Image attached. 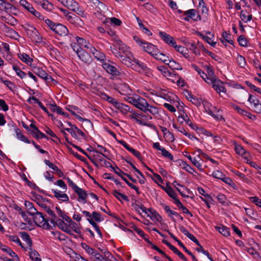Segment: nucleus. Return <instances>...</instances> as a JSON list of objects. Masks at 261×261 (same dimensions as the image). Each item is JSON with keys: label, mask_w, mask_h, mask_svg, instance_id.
I'll return each mask as SVG.
<instances>
[{"label": "nucleus", "mask_w": 261, "mask_h": 261, "mask_svg": "<svg viewBox=\"0 0 261 261\" xmlns=\"http://www.w3.org/2000/svg\"><path fill=\"white\" fill-rule=\"evenodd\" d=\"M128 100L130 103L143 112L146 113L149 112L153 115H156L159 113L156 107L149 105L147 100L142 97L139 96L137 99L133 97H129Z\"/></svg>", "instance_id": "1"}, {"label": "nucleus", "mask_w": 261, "mask_h": 261, "mask_svg": "<svg viewBox=\"0 0 261 261\" xmlns=\"http://www.w3.org/2000/svg\"><path fill=\"white\" fill-rule=\"evenodd\" d=\"M134 40L138 43V44L141 46L144 51L148 53L152 57H154L156 55V54L159 52V49L157 47L152 44L143 41L137 36H134Z\"/></svg>", "instance_id": "2"}, {"label": "nucleus", "mask_w": 261, "mask_h": 261, "mask_svg": "<svg viewBox=\"0 0 261 261\" xmlns=\"http://www.w3.org/2000/svg\"><path fill=\"white\" fill-rule=\"evenodd\" d=\"M24 29L27 35L32 40V41L36 42H40L41 41L42 38L40 36L38 31L34 27L29 24H26Z\"/></svg>", "instance_id": "3"}, {"label": "nucleus", "mask_w": 261, "mask_h": 261, "mask_svg": "<svg viewBox=\"0 0 261 261\" xmlns=\"http://www.w3.org/2000/svg\"><path fill=\"white\" fill-rule=\"evenodd\" d=\"M33 219L36 225L42 227L44 229H49L51 228L48 222V220L44 218L42 214L40 212H38L33 217Z\"/></svg>", "instance_id": "4"}, {"label": "nucleus", "mask_w": 261, "mask_h": 261, "mask_svg": "<svg viewBox=\"0 0 261 261\" xmlns=\"http://www.w3.org/2000/svg\"><path fill=\"white\" fill-rule=\"evenodd\" d=\"M61 4L65 7H67L68 9L76 12L78 14H80L83 12L79 10L78 3L74 0H61Z\"/></svg>", "instance_id": "5"}, {"label": "nucleus", "mask_w": 261, "mask_h": 261, "mask_svg": "<svg viewBox=\"0 0 261 261\" xmlns=\"http://www.w3.org/2000/svg\"><path fill=\"white\" fill-rule=\"evenodd\" d=\"M113 45L115 48H117L119 50L121 51L123 54L127 53L129 55V47L127 46L123 43L118 38V36H115L113 38Z\"/></svg>", "instance_id": "6"}, {"label": "nucleus", "mask_w": 261, "mask_h": 261, "mask_svg": "<svg viewBox=\"0 0 261 261\" xmlns=\"http://www.w3.org/2000/svg\"><path fill=\"white\" fill-rule=\"evenodd\" d=\"M205 68L206 69L207 73H205L204 72H202V73L205 76L206 80L205 82L207 83L211 84L215 81L218 80L216 77L214 72L211 67L209 66H205Z\"/></svg>", "instance_id": "7"}, {"label": "nucleus", "mask_w": 261, "mask_h": 261, "mask_svg": "<svg viewBox=\"0 0 261 261\" xmlns=\"http://www.w3.org/2000/svg\"><path fill=\"white\" fill-rule=\"evenodd\" d=\"M134 59L133 55L129 51V55L124 53V55H122L119 60L122 64L132 68L134 63Z\"/></svg>", "instance_id": "8"}, {"label": "nucleus", "mask_w": 261, "mask_h": 261, "mask_svg": "<svg viewBox=\"0 0 261 261\" xmlns=\"http://www.w3.org/2000/svg\"><path fill=\"white\" fill-rule=\"evenodd\" d=\"M159 35L162 40L169 45L174 47L176 44V42L174 38L166 32L160 31Z\"/></svg>", "instance_id": "9"}, {"label": "nucleus", "mask_w": 261, "mask_h": 261, "mask_svg": "<svg viewBox=\"0 0 261 261\" xmlns=\"http://www.w3.org/2000/svg\"><path fill=\"white\" fill-rule=\"evenodd\" d=\"M134 63L132 69L140 72H147L148 71L149 68L147 67L145 63L141 62L136 59H134Z\"/></svg>", "instance_id": "10"}, {"label": "nucleus", "mask_w": 261, "mask_h": 261, "mask_svg": "<svg viewBox=\"0 0 261 261\" xmlns=\"http://www.w3.org/2000/svg\"><path fill=\"white\" fill-rule=\"evenodd\" d=\"M102 67L108 73L114 76L120 75V72L115 66L111 65L106 62L102 63Z\"/></svg>", "instance_id": "11"}, {"label": "nucleus", "mask_w": 261, "mask_h": 261, "mask_svg": "<svg viewBox=\"0 0 261 261\" xmlns=\"http://www.w3.org/2000/svg\"><path fill=\"white\" fill-rule=\"evenodd\" d=\"M77 55L79 59L85 63L89 64L92 62L90 55L83 48L79 51Z\"/></svg>", "instance_id": "12"}, {"label": "nucleus", "mask_w": 261, "mask_h": 261, "mask_svg": "<svg viewBox=\"0 0 261 261\" xmlns=\"http://www.w3.org/2000/svg\"><path fill=\"white\" fill-rule=\"evenodd\" d=\"M53 31L60 36H66L68 31L65 25L60 23H57L54 28Z\"/></svg>", "instance_id": "13"}, {"label": "nucleus", "mask_w": 261, "mask_h": 261, "mask_svg": "<svg viewBox=\"0 0 261 261\" xmlns=\"http://www.w3.org/2000/svg\"><path fill=\"white\" fill-rule=\"evenodd\" d=\"M97 152H98L96 151V153L94 154V156L95 157V159H96L99 162L101 166L107 168L110 167L111 168L113 167L109 162L103 159L102 155L98 154Z\"/></svg>", "instance_id": "14"}, {"label": "nucleus", "mask_w": 261, "mask_h": 261, "mask_svg": "<svg viewBox=\"0 0 261 261\" xmlns=\"http://www.w3.org/2000/svg\"><path fill=\"white\" fill-rule=\"evenodd\" d=\"M213 85L214 89L219 93L221 92L226 93V90L225 87L223 85L222 83L220 80L215 81L214 83L211 84Z\"/></svg>", "instance_id": "15"}, {"label": "nucleus", "mask_w": 261, "mask_h": 261, "mask_svg": "<svg viewBox=\"0 0 261 261\" xmlns=\"http://www.w3.org/2000/svg\"><path fill=\"white\" fill-rule=\"evenodd\" d=\"M33 71L35 74L43 79L47 80L48 79V77L51 78V76L48 75L45 70L40 67H34Z\"/></svg>", "instance_id": "16"}, {"label": "nucleus", "mask_w": 261, "mask_h": 261, "mask_svg": "<svg viewBox=\"0 0 261 261\" xmlns=\"http://www.w3.org/2000/svg\"><path fill=\"white\" fill-rule=\"evenodd\" d=\"M20 4L22 7H23L26 10H27L33 15L35 14H38V11L35 10L32 5L25 0H20Z\"/></svg>", "instance_id": "17"}, {"label": "nucleus", "mask_w": 261, "mask_h": 261, "mask_svg": "<svg viewBox=\"0 0 261 261\" xmlns=\"http://www.w3.org/2000/svg\"><path fill=\"white\" fill-rule=\"evenodd\" d=\"M52 192L54 194L55 197L58 199L64 202L68 201L69 200V197L67 194L57 190L53 189Z\"/></svg>", "instance_id": "18"}, {"label": "nucleus", "mask_w": 261, "mask_h": 261, "mask_svg": "<svg viewBox=\"0 0 261 261\" xmlns=\"http://www.w3.org/2000/svg\"><path fill=\"white\" fill-rule=\"evenodd\" d=\"M7 0L3 1L2 5L0 6V10L3 11L7 13H10L12 9H15V8L10 3L7 2Z\"/></svg>", "instance_id": "19"}, {"label": "nucleus", "mask_w": 261, "mask_h": 261, "mask_svg": "<svg viewBox=\"0 0 261 261\" xmlns=\"http://www.w3.org/2000/svg\"><path fill=\"white\" fill-rule=\"evenodd\" d=\"M196 11L195 9H192L184 12V15L185 17L184 18L186 21H189L190 18L193 20H196L197 18L196 17Z\"/></svg>", "instance_id": "20"}, {"label": "nucleus", "mask_w": 261, "mask_h": 261, "mask_svg": "<svg viewBox=\"0 0 261 261\" xmlns=\"http://www.w3.org/2000/svg\"><path fill=\"white\" fill-rule=\"evenodd\" d=\"M74 191L78 195L79 199H81L84 203H86L87 197L86 192L79 187L75 189Z\"/></svg>", "instance_id": "21"}, {"label": "nucleus", "mask_w": 261, "mask_h": 261, "mask_svg": "<svg viewBox=\"0 0 261 261\" xmlns=\"http://www.w3.org/2000/svg\"><path fill=\"white\" fill-rule=\"evenodd\" d=\"M162 188L165 191L169 197L174 200V201H176V200L178 199L176 198V193L173 191L172 188L168 185V182L166 184V187H162Z\"/></svg>", "instance_id": "22"}, {"label": "nucleus", "mask_w": 261, "mask_h": 261, "mask_svg": "<svg viewBox=\"0 0 261 261\" xmlns=\"http://www.w3.org/2000/svg\"><path fill=\"white\" fill-rule=\"evenodd\" d=\"M115 108L119 110L123 114H126L128 112L132 113L129 107L122 103L118 102Z\"/></svg>", "instance_id": "23"}, {"label": "nucleus", "mask_w": 261, "mask_h": 261, "mask_svg": "<svg viewBox=\"0 0 261 261\" xmlns=\"http://www.w3.org/2000/svg\"><path fill=\"white\" fill-rule=\"evenodd\" d=\"M174 48L176 49V50L182 54L186 58L190 59L189 50L187 48L180 45L178 46L176 44L174 47Z\"/></svg>", "instance_id": "24"}, {"label": "nucleus", "mask_w": 261, "mask_h": 261, "mask_svg": "<svg viewBox=\"0 0 261 261\" xmlns=\"http://www.w3.org/2000/svg\"><path fill=\"white\" fill-rule=\"evenodd\" d=\"M20 236L22 239L26 242L28 245V249L32 247V241L30 235L26 232H20Z\"/></svg>", "instance_id": "25"}, {"label": "nucleus", "mask_w": 261, "mask_h": 261, "mask_svg": "<svg viewBox=\"0 0 261 261\" xmlns=\"http://www.w3.org/2000/svg\"><path fill=\"white\" fill-rule=\"evenodd\" d=\"M91 53L97 60L101 61L102 63L106 60L105 55L103 53L96 49L95 48L93 49V50Z\"/></svg>", "instance_id": "26"}, {"label": "nucleus", "mask_w": 261, "mask_h": 261, "mask_svg": "<svg viewBox=\"0 0 261 261\" xmlns=\"http://www.w3.org/2000/svg\"><path fill=\"white\" fill-rule=\"evenodd\" d=\"M29 255L30 258L33 261H41V259L40 257V255L39 253L34 249L32 248V247L29 249Z\"/></svg>", "instance_id": "27"}, {"label": "nucleus", "mask_w": 261, "mask_h": 261, "mask_svg": "<svg viewBox=\"0 0 261 261\" xmlns=\"http://www.w3.org/2000/svg\"><path fill=\"white\" fill-rule=\"evenodd\" d=\"M64 220L58 218L55 222V226L57 225L60 229L65 232H68L67 224L65 223Z\"/></svg>", "instance_id": "28"}, {"label": "nucleus", "mask_w": 261, "mask_h": 261, "mask_svg": "<svg viewBox=\"0 0 261 261\" xmlns=\"http://www.w3.org/2000/svg\"><path fill=\"white\" fill-rule=\"evenodd\" d=\"M154 58L158 60L163 62L165 64H166L167 62L169 61L168 57L166 56L164 54L160 53L159 50L156 54V55L154 56Z\"/></svg>", "instance_id": "29"}, {"label": "nucleus", "mask_w": 261, "mask_h": 261, "mask_svg": "<svg viewBox=\"0 0 261 261\" xmlns=\"http://www.w3.org/2000/svg\"><path fill=\"white\" fill-rule=\"evenodd\" d=\"M166 65H167L169 67V68L173 70L182 69L181 65L177 62L174 61V60H169V61L167 62Z\"/></svg>", "instance_id": "30"}, {"label": "nucleus", "mask_w": 261, "mask_h": 261, "mask_svg": "<svg viewBox=\"0 0 261 261\" xmlns=\"http://www.w3.org/2000/svg\"><path fill=\"white\" fill-rule=\"evenodd\" d=\"M97 149H93L91 151L93 152V154L96 153V151L98 152L97 153L100 154L101 155H102L103 156L105 157L106 158H108L107 155L103 153L107 152V149L103 147V146L97 144Z\"/></svg>", "instance_id": "31"}, {"label": "nucleus", "mask_w": 261, "mask_h": 261, "mask_svg": "<svg viewBox=\"0 0 261 261\" xmlns=\"http://www.w3.org/2000/svg\"><path fill=\"white\" fill-rule=\"evenodd\" d=\"M96 6L100 11H102L107 9V6L105 4L99 1V0H88Z\"/></svg>", "instance_id": "32"}, {"label": "nucleus", "mask_w": 261, "mask_h": 261, "mask_svg": "<svg viewBox=\"0 0 261 261\" xmlns=\"http://www.w3.org/2000/svg\"><path fill=\"white\" fill-rule=\"evenodd\" d=\"M68 224V226L76 233L81 234V231L80 228L77 226V224L73 221L70 218L69 220L66 222Z\"/></svg>", "instance_id": "33"}, {"label": "nucleus", "mask_w": 261, "mask_h": 261, "mask_svg": "<svg viewBox=\"0 0 261 261\" xmlns=\"http://www.w3.org/2000/svg\"><path fill=\"white\" fill-rule=\"evenodd\" d=\"M49 108L53 112H56L57 113L59 114H61L64 116H66L67 114L63 112L62 109L55 103L50 104L49 105Z\"/></svg>", "instance_id": "34"}, {"label": "nucleus", "mask_w": 261, "mask_h": 261, "mask_svg": "<svg viewBox=\"0 0 261 261\" xmlns=\"http://www.w3.org/2000/svg\"><path fill=\"white\" fill-rule=\"evenodd\" d=\"M18 57L22 62L27 64H31L33 61V59L24 53L18 54Z\"/></svg>", "instance_id": "35"}, {"label": "nucleus", "mask_w": 261, "mask_h": 261, "mask_svg": "<svg viewBox=\"0 0 261 261\" xmlns=\"http://www.w3.org/2000/svg\"><path fill=\"white\" fill-rule=\"evenodd\" d=\"M187 158H188L190 161L199 170L202 171L203 168L201 164L197 161L195 158H193L190 155L184 154Z\"/></svg>", "instance_id": "36"}, {"label": "nucleus", "mask_w": 261, "mask_h": 261, "mask_svg": "<svg viewBox=\"0 0 261 261\" xmlns=\"http://www.w3.org/2000/svg\"><path fill=\"white\" fill-rule=\"evenodd\" d=\"M185 95L186 98L191 101L195 105H197L198 103H199V102L198 101V100L197 98H196L192 94L187 91L185 93Z\"/></svg>", "instance_id": "37"}, {"label": "nucleus", "mask_w": 261, "mask_h": 261, "mask_svg": "<svg viewBox=\"0 0 261 261\" xmlns=\"http://www.w3.org/2000/svg\"><path fill=\"white\" fill-rule=\"evenodd\" d=\"M56 212L59 217L62 218L65 221H67L69 220L70 218L66 215L64 211H62L59 207H56Z\"/></svg>", "instance_id": "38"}, {"label": "nucleus", "mask_w": 261, "mask_h": 261, "mask_svg": "<svg viewBox=\"0 0 261 261\" xmlns=\"http://www.w3.org/2000/svg\"><path fill=\"white\" fill-rule=\"evenodd\" d=\"M216 229L224 236L228 237L230 235L229 229L224 226L216 227Z\"/></svg>", "instance_id": "39"}, {"label": "nucleus", "mask_w": 261, "mask_h": 261, "mask_svg": "<svg viewBox=\"0 0 261 261\" xmlns=\"http://www.w3.org/2000/svg\"><path fill=\"white\" fill-rule=\"evenodd\" d=\"M82 247L86 251V252L91 256L94 253L96 250L87 245L85 243L81 244Z\"/></svg>", "instance_id": "40"}, {"label": "nucleus", "mask_w": 261, "mask_h": 261, "mask_svg": "<svg viewBox=\"0 0 261 261\" xmlns=\"http://www.w3.org/2000/svg\"><path fill=\"white\" fill-rule=\"evenodd\" d=\"M40 4L44 9L48 11H51L54 8L53 4L47 0H43Z\"/></svg>", "instance_id": "41"}, {"label": "nucleus", "mask_w": 261, "mask_h": 261, "mask_svg": "<svg viewBox=\"0 0 261 261\" xmlns=\"http://www.w3.org/2000/svg\"><path fill=\"white\" fill-rule=\"evenodd\" d=\"M234 149L237 153L241 155H243L246 153V150L241 145L237 144L236 142L234 143Z\"/></svg>", "instance_id": "42"}, {"label": "nucleus", "mask_w": 261, "mask_h": 261, "mask_svg": "<svg viewBox=\"0 0 261 261\" xmlns=\"http://www.w3.org/2000/svg\"><path fill=\"white\" fill-rule=\"evenodd\" d=\"M65 130L67 132H72L73 133V132H76L79 135H80L82 137H85V133L81 129H79L75 125H73V126H72V127H70V128H65Z\"/></svg>", "instance_id": "43"}, {"label": "nucleus", "mask_w": 261, "mask_h": 261, "mask_svg": "<svg viewBox=\"0 0 261 261\" xmlns=\"http://www.w3.org/2000/svg\"><path fill=\"white\" fill-rule=\"evenodd\" d=\"M113 195L116 198H117L119 200H120L121 198L125 201H129V199H128L127 196H125V195H124L122 193H119L117 190H114L113 191Z\"/></svg>", "instance_id": "44"}, {"label": "nucleus", "mask_w": 261, "mask_h": 261, "mask_svg": "<svg viewBox=\"0 0 261 261\" xmlns=\"http://www.w3.org/2000/svg\"><path fill=\"white\" fill-rule=\"evenodd\" d=\"M135 209L139 213H140L141 211L142 212H144L147 214L148 216H150L149 213H152L150 210L146 208L143 205L141 206L136 205L135 206Z\"/></svg>", "instance_id": "45"}, {"label": "nucleus", "mask_w": 261, "mask_h": 261, "mask_svg": "<svg viewBox=\"0 0 261 261\" xmlns=\"http://www.w3.org/2000/svg\"><path fill=\"white\" fill-rule=\"evenodd\" d=\"M44 163L53 170L56 171L57 173H61L62 174H63L61 170L59 169L57 166L51 163L49 160H45Z\"/></svg>", "instance_id": "46"}, {"label": "nucleus", "mask_w": 261, "mask_h": 261, "mask_svg": "<svg viewBox=\"0 0 261 261\" xmlns=\"http://www.w3.org/2000/svg\"><path fill=\"white\" fill-rule=\"evenodd\" d=\"M173 127L177 129L179 132L182 133L185 136H187L189 139L191 140H192L193 138L197 139L196 137H194L193 135L188 133L184 128L182 127H177L174 124L173 125Z\"/></svg>", "instance_id": "47"}, {"label": "nucleus", "mask_w": 261, "mask_h": 261, "mask_svg": "<svg viewBox=\"0 0 261 261\" xmlns=\"http://www.w3.org/2000/svg\"><path fill=\"white\" fill-rule=\"evenodd\" d=\"M112 169L113 171L116 174H117L118 176L121 177L122 180H124V179H126L125 177L123 176L122 175H125V173L123 172L117 166H116V167H112Z\"/></svg>", "instance_id": "48"}, {"label": "nucleus", "mask_w": 261, "mask_h": 261, "mask_svg": "<svg viewBox=\"0 0 261 261\" xmlns=\"http://www.w3.org/2000/svg\"><path fill=\"white\" fill-rule=\"evenodd\" d=\"M248 101L251 103L252 107L253 108L254 107H255L260 103L259 100L254 96H252L250 95L248 99Z\"/></svg>", "instance_id": "49"}, {"label": "nucleus", "mask_w": 261, "mask_h": 261, "mask_svg": "<svg viewBox=\"0 0 261 261\" xmlns=\"http://www.w3.org/2000/svg\"><path fill=\"white\" fill-rule=\"evenodd\" d=\"M2 249L7 252L11 257L18 258L17 255L10 248L4 246V247L2 248Z\"/></svg>", "instance_id": "50"}, {"label": "nucleus", "mask_w": 261, "mask_h": 261, "mask_svg": "<svg viewBox=\"0 0 261 261\" xmlns=\"http://www.w3.org/2000/svg\"><path fill=\"white\" fill-rule=\"evenodd\" d=\"M91 258L93 259V261H103L102 256L100 253L97 252L96 251L91 256Z\"/></svg>", "instance_id": "51"}, {"label": "nucleus", "mask_w": 261, "mask_h": 261, "mask_svg": "<svg viewBox=\"0 0 261 261\" xmlns=\"http://www.w3.org/2000/svg\"><path fill=\"white\" fill-rule=\"evenodd\" d=\"M222 37L224 40H225L227 42L232 44L233 43V41L231 39V35L228 33L226 31H224L222 33Z\"/></svg>", "instance_id": "52"}, {"label": "nucleus", "mask_w": 261, "mask_h": 261, "mask_svg": "<svg viewBox=\"0 0 261 261\" xmlns=\"http://www.w3.org/2000/svg\"><path fill=\"white\" fill-rule=\"evenodd\" d=\"M174 203L179 208L182 210L184 213H189V210L181 203L179 199L176 200Z\"/></svg>", "instance_id": "53"}, {"label": "nucleus", "mask_w": 261, "mask_h": 261, "mask_svg": "<svg viewBox=\"0 0 261 261\" xmlns=\"http://www.w3.org/2000/svg\"><path fill=\"white\" fill-rule=\"evenodd\" d=\"M88 221L93 226V227L95 228V230L100 235L102 236L100 230L99 228V226L97 225V224L91 219L88 218Z\"/></svg>", "instance_id": "54"}, {"label": "nucleus", "mask_w": 261, "mask_h": 261, "mask_svg": "<svg viewBox=\"0 0 261 261\" xmlns=\"http://www.w3.org/2000/svg\"><path fill=\"white\" fill-rule=\"evenodd\" d=\"M163 156L165 158H168L171 161H173V155L165 148H163L162 150L161 151Z\"/></svg>", "instance_id": "55"}, {"label": "nucleus", "mask_w": 261, "mask_h": 261, "mask_svg": "<svg viewBox=\"0 0 261 261\" xmlns=\"http://www.w3.org/2000/svg\"><path fill=\"white\" fill-rule=\"evenodd\" d=\"M237 60L239 64V65L241 67H244L246 65V61L245 59L241 55L238 56L237 58Z\"/></svg>", "instance_id": "56"}, {"label": "nucleus", "mask_w": 261, "mask_h": 261, "mask_svg": "<svg viewBox=\"0 0 261 261\" xmlns=\"http://www.w3.org/2000/svg\"><path fill=\"white\" fill-rule=\"evenodd\" d=\"M32 133L33 136L37 139L46 138V136L39 129L36 132L32 131Z\"/></svg>", "instance_id": "57"}, {"label": "nucleus", "mask_w": 261, "mask_h": 261, "mask_svg": "<svg viewBox=\"0 0 261 261\" xmlns=\"http://www.w3.org/2000/svg\"><path fill=\"white\" fill-rule=\"evenodd\" d=\"M238 41L239 44L242 46H246L247 44V41L246 39L242 35L239 37Z\"/></svg>", "instance_id": "58"}, {"label": "nucleus", "mask_w": 261, "mask_h": 261, "mask_svg": "<svg viewBox=\"0 0 261 261\" xmlns=\"http://www.w3.org/2000/svg\"><path fill=\"white\" fill-rule=\"evenodd\" d=\"M105 96L106 100L112 104L115 108L117 106V104H118L119 102H118L115 98L107 95H105Z\"/></svg>", "instance_id": "59"}, {"label": "nucleus", "mask_w": 261, "mask_h": 261, "mask_svg": "<svg viewBox=\"0 0 261 261\" xmlns=\"http://www.w3.org/2000/svg\"><path fill=\"white\" fill-rule=\"evenodd\" d=\"M179 245L181 246L189 255L191 256L192 260L193 261H198V260L196 259V257L193 254V253L190 251L188 250L187 248L185 247V246L182 243H180Z\"/></svg>", "instance_id": "60"}, {"label": "nucleus", "mask_w": 261, "mask_h": 261, "mask_svg": "<svg viewBox=\"0 0 261 261\" xmlns=\"http://www.w3.org/2000/svg\"><path fill=\"white\" fill-rule=\"evenodd\" d=\"M91 217L97 222H100L102 220L101 215L96 212H93L91 215Z\"/></svg>", "instance_id": "61"}, {"label": "nucleus", "mask_w": 261, "mask_h": 261, "mask_svg": "<svg viewBox=\"0 0 261 261\" xmlns=\"http://www.w3.org/2000/svg\"><path fill=\"white\" fill-rule=\"evenodd\" d=\"M189 48L196 55L200 54L199 50L197 49V47L194 43H190Z\"/></svg>", "instance_id": "62"}, {"label": "nucleus", "mask_w": 261, "mask_h": 261, "mask_svg": "<svg viewBox=\"0 0 261 261\" xmlns=\"http://www.w3.org/2000/svg\"><path fill=\"white\" fill-rule=\"evenodd\" d=\"M213 176L217 179H220L224 180V175L219 171H215L213 173Z\"/></svg>", "instance_id": "63"}, {"label": "nucleus", "mask_w": 261, "mask_h": 261, "mask_svg": "<svg viewBox=\"0 0 261 261\" xmlns=\"http://www.w3.org/2000/svg\"><path fill=\"white\" fill-rule=\"evenodd\" d=\"M251 201L254 203L256 205L261 207V200L258 197L254 196L250 198Z\"/></svg>", "instance_id": "64"}]
</instances>
